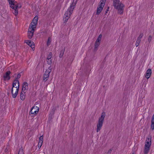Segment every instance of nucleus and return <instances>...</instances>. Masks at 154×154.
<instances>
[{"label":"nucleus","mask_w":154,"mask_h":154,"mask_svg":"<svg viewBox=\"0 0 154 154\" xmlns=\"http://www.w3.org/2000/svg\"><path fill=\"white\" fill-rule=\"evenodd\" d=\"M113 6L115 9L117 10L118 13L120 14H123L124 5L119 0H113Z\"/></svg>","instance_id":"obj_1"},{"label":"nucleus","mask_w":154,"mask_h":154,"mask_svg":"<svg viewBox=\"0 0 154 154\" xmlns=\"http://www.w3.org/2000/svg\"><path fill=\"white\" fill-rule=\"evenodd\" d=\"M105 116V112H103L102 113L101 116L99 118L98 122L97 124L96 131L97 132L100 131L102 127Z\"/></svg>","instance_id":"obj_2"},{"label":"nucleus","mask_w":154,"mask_h":154,"mask_svg":"<svg viewBox=\"0 0 154 154\" xmlns=\"http://www.w3.org/2000/svg\"><path fill=\"white\" fill-rule=\"evenodd\" d=\"M75 4L73 2L70 5L69 8H68L67 11L66 12L64 15V17L70 18L71 14H72L73 10L75 6Z\"/></svg>","instance_id":"obj_3"},{"label":"nucleus","mask_w":154,"mask_h":154,"mask_svg":"<svg viewBox=\"0 0 154 154\" xmlns=\"http://www.w3.org/2000/svg\"><path fill=\"white\" fill-rule=\"evenodd\" d=\"M9 2V4L10 5V7L12 9L16 8H19V4L16 2H15L14 0H8Z\"/></svg>","instance_id":"obj_4"},{"label":"nucleus","mask_w":154,"mask_h":154,"mask_svg":"<svg viewBox=\"0 0 154 154\" xmlns=\"http://www.w3.org/2000/svg\"><path fill=\"white\" fill-rule=\"evenodd\" d=\"M34 29L31 27L30 26H29L28 32V36L29 38L31 39L32 38L35 30Z\"/></svg>","instance_id":"obj_5"},{"label":"nucleus","mask_w":154,"mask_h":154,"mask_svg":"<svg viewBox=\"0 0 154 154\" xmlns=\"http://www.w3.org/2000/svg\"><path fill=\"white\" fill-rule=\"evenodd\" d=\"M38 20V16H35L33 19L32 22L31 23L30 25L31 27L34 28H35V26L37 23Z\"/></svg>","instance_id":"obj_6"},{"label":"nucleus","mask_w":154,"mask_h":154,"mask_svg":"<svg viewBox=\"0 0 154 154\" xmlns=\"http://www.w3.org/2000/svg\"><path fill=\"white\" fill-rule=\"evenodd\" d=\"M104 5L105 4L104 3H100L97 8V10L96 12V14L97 15H99L102 11Z\"/></svg>","instance_id":"obj_7"},{"label":"nucleus","mask_w":154,"mask_h":154,"mask_svg":"<svg viewBox=\"0 0 154 154\" xmlns=\"http://www.w3.org/2000/svg\"><path fill=\"white\" fill-rule=\"evenodd\" d=\"M39 109V108L37 106H34L32 107L30 111L31 114H36L38 112Z\"/></svg>","instance_id":"obj_8"},{"label":"nucleus","mask_w":154,"mask_h":154,"mask_svg":"<svg viewBox=\"0 0 154 154\" xmlns=\"http://www.w3.org/2000/svg\"><path fill=\"white\" fill-rule=\"evenodd\" d=\"M11 73V72L10 71H8L6 72V74L3 76L4 78V80H8L10 79V75Z\"/></svg>","instance_id":"obj_9"},{"label":"nucleus","mask_w":154,"mask_h":154,"mask_svg":"<svg viewBox=\"0 0 154 154\" xmlns=\"http://www.w3.org/2000/svg\"><path fill=\"white\" fill-rule=\"evenodd\" d=\"M18 84V86H16L15 88H18V90L19 88V82L18 80L15 79L14 81L13 84H12V88H14L15 87V86H16V84Z\"/></svg>","instance_id":"obj_10"},{"label":"nucleus","mask_w":154,"mask_h":154,"mask_svg":"<svg viewBox=\"0 0 154 154\" xmlns=\"http://www.w3.org/2000/svg\"><path fill=\"white\" fill-rule=\"evenodd\" d=\"M28 84L26 82H24L22 85V91H26V90L28 89Z\"/></svg>","instance_id":"obj_11"},{"label":"nucleus","mask_w":154,"mask_h":154,"mask_svg":"<svg viewBox=\"0 0 154 154\" xmlns=\"http://www.w3.org/2000/svg\"><path fill=\"white\" fill-rule=\"evenodd\" d=\"M151 144V137H150V138H147L146 139V142H145V146H150Z\"/></svg>","instance_id":"obj_12"},{"label":"nucleus","mask_w":154,"mask_h":154,"mask_svg":"<svg viewBox=\"0 0 154 154\" xmlns=\"http://www.w3.org/2000/svg\"><path fill=\"white\" fill-rule=\"evenodd\" d=\"M146 77L148 79L149 78L152 74V70L150 69H148L146 72Z\"/></svg>","instance_id":"obj_13"},{"label":"nucleus","mask_w":154,"mask_h":154,"mask_svg":"<svg viewBox=\"0 0 154 154\" xmlns=\"http://www.w3.org/2000/svg\"><path fill=\"white\" fill-rule=\"evenodd\" d=\"M19 91L18 88H17L16 89V91L15 93H13V88H12L11 90V93L12 94V97L13 98H15L18 93V91Z\"/></svg>","instance_id":"obj_14"},{"label":"nucleus","mask_w":154,"mask_h":154,"mask_svg":"<svg viewBox=\"0 0 154 154\" xmlns=\"http://www.w3.org/2000/svg\"><path fill=\"white\" fill-rule=\"evenodd\" d=\"M51 69L52 68L50 66L46 70V71L45 72V73L44 75H48V76H49L50 73L51 71Z\"/></svg>","instance_id":"obj_15"},{"label":"nucleus","mask_w":154,"mask_h":154,"mask_svg":"<svg viewBox=\"0 0 154 154\" xmlns=\"http://www.w3.org/2000/svg\"><path fill=\"white\" fill-rule=\"evenodd\" d=\"M25 93L26 91H22V92L20 94V99L22 100H23L25 98Z\"/></svg>","instance_id":"obj_16"},{"label":"nucleus","mask_w":154,"mask_h":154,"mask_svg":"<svg viewBox=\"0 0 154 154\" xmlns=\"http://www.w3.org/2000/svg\"><path fill=\"white\" fill-rule=\"evenodd\" d=\"M150 149V146H147L146 145V146H145L144 151V154H147L149 152Z\"/></svg>","instance_id":"obj_17"},{"label":"nucleus","mask_w":154,"mask_h":154,"mask_svg":"<svg viewBox=\"0 0 154 154\" xmlns=\"http://www.w3.org/2000/svg\"><path fill=\"white\" fill-rule=\"evenodd\" d=\"M151 128L152 130H153L154 129V114H153L152 119Z\"/></svg>","instance_id":"obj_18"},{"label":"nucleus","mask_w":154,"mask_h":154,"mask_svg":"<svg viewBox=\"0 0 154 154\" xmlns=\"http://www.w3.org/2000/svg\"><path fill=\"white\" fill-rule=\"evenodd\" d=\"M26 43L28 45L30 46L32 49L34 48V44H32L33 43L31 42V41L27 40Z\"/></svg>","instance_id":"obj_19"},{"label":"nucleus","mask_w":154,"mask_h":154,"mask_svg":"<svg viewBox=\"0 0 154 154\" xmlns=\"http://www.w3.org/2000/svg\"><path fill=\"white\" fill-rule=\"evenodd\" d=\"M100 43L95 42L94 43V50L97 51V48L100 45Z\"/></svg>","instance_id":"obj_20"},{"label":"nucleus","mask_w":154,"mask_h":154,"mask_svg":"<svg viewBox=\"0 0 154 154\" xmlns=\"http://www.w3.org/2000/svg\"><path fill=\"white\" fill-rule=\"evenodd\" d=\"M65 48H64L62 50L60 51L59 57L60 58H61L63 57L64 54V53L65 50Z\"/></svg>","instance_id":"obj_21"},{"label":"nucleus","mask_w":154,"mask_h":154,"mask_svg":"<svg viewBox=\"0 0 154 154\" xmlns=\"http://www.w3.org/2000/svg\"><path fill=\"white\" fill-rule=\"evenodd\" d=\"M49 77V76H48V75H44L43 77V81L45 82H46L48 79Z\"/></svg>","instance_id":"obj_22"},{"label":"nucleus","mask_w":154,"mask_h":154,"mask_svg":"<svg viewBox=\"0 0 154 154\" xmlns=\"http://www.w3.org/2000/svg\"><path fill=\"white\" fill-rule=\"evenodd\" d=\"M13 9L14 10V11L13 12V13L14 14H15V16H17L18 15V11L17 10V8H14Z\"/></svg>","instance_id":"obj_23"},{"label":"nucleus","mask_w":154,"mask_h":154,"mask_svg":"<svg viewBox=\"0 0 154 154\" xmlns=\"http://www.w3.org/2000/svg\"><path fill=\"white\" fill-rule=\"evenodd\" d=\"M24 153L23 150L22 148H20L19 150L18 154H24Z\"/></svg>","instance_id":"obj_24"},{"label":"nucleus","mask_w":154,"mask_h":154,"mask_svg":"<svg viewBox=\"0 0 154 154\" xmlns=\"http://www.w3.org/2000/svg\"><path fill=\"white\" fill-rule=\"evenodd\" d=\"M143 36V34L142 33H140V35H139V37L137 38V40H138L139 41H141V39L142 37Z\"/></svg>","instance_id":"obj_25"},{"label":"nucleus","mask_w":154,"mask_h":154,"mask_svg":"<svg viewBox=\"0 0 154 154\" xmlns=\"http://www.w3.org/2000/svg\"><path fill=\"white\" fill-rule=\"evenodd\" d=\"M52 52H50L49 54L48 55L47 59H51V57H52Z\"/></svg>","instance_id":"obj_26"},{"label":"nucleus","mask_w":154,"mask_h":154,"mask_svg":"<svg viewBox=\"0 0 154 154\" xmlns=\"http://www.w3.org/2000/svg\"><path fill=\"white\" fill-rule=\"evenodd\" d=\"M47 61L48 64L49 65H51L52 63V60L51 59H47Z\"/></svg>","instance_id":"obj_27"},{"label":"nucleus","mask_w":154,"mask_h":154,"mask_svg":"<svg viewBox=\"0 0 154 154\" xmlns=\"http://www.w3.org/2000/svg\"><path fill=\"white\" fill-rule=\"evenodd\" d=\"M69 17H64V16H63V21H64V23H66L68 19L69 18Z\"/></svg>","instance_id":"obj_28"},{"label":"nucleus","mask_w":154,"mask_h":154,"mask_svg":"<svg viewBox=\"0 0 154 154\" xmlns=\"http://www.w3.org/2000/svg\"><path fill=\"white\" fill-rule=\"evenodd\" d=\"M152 37L151 35H150L148 36V42L150 43L152 40Z\"/></svg>","instance_id":"obj_29"},{"label":"nucleus","mask_w":154,"mask_h":154,"mask_svg":"<svg viewBox=\"0 0 154 154\" xmlns=\"http://www.w3.org/2000/svg\"><path fill=\"white\" fill-rule=\"evenodd\" d=\"M140 42H141L140 41H139L138 40H137L135 44V45H136V47H137L139 46V44L140 43Z\"/></svg>","instance_id":"obj_30"},{"label":"nucleus","mask_w":154,"mask_h":154,"mask_svg":"<svg viewBox=\"0 0 154 154\" xmlns=\"http://www.w3.org/2000/svg\"><path fill=\"white\" fill-rule=\"evenodd\" d=\"M20 77H21V74L20 73H19V74H18V75L17 76V77L15 79H17V80H18V79L20 78Z\"/></svg>","instance_id":"obj_31"},{"label":"nucleus","mask_w":154,"mask_h":154,"mask_svg":"<svg viewBox=\"0 0 154 154\" xmlns=\"http://www.w3.org/2000/svg\"><path fill=\"white\" fill-rule=\"evenodd\" d=\"M42 143H38V147L39 148V149H40V148L41 146H42Z\"/></svg>","instance_id":"obj_32"},{"label":"nucleus","mask_w":154,"mask_h":154,"mask_svg":"<svg viewBox=\"0 0 154 154\" xmlns=\"http://www.w3.org/2000/svg\"><path fill=\"white\" fill-rule=\"evenodd\" d=\"M101 40V39H100L98 38H97V39H96V41L95 42L100 43V41Z\"/></svg>","instance_id":"obj_33"},{"label":"nucleus","mask_w":154,"mask_h":154,"mask_svg":"<svg viewBox=\"0 0 154 154\" xmlns=\"http://www.w3.org/2000/svg\"><path fill=\"white\" fill-rule=\"evenodd\" d=\"M55 110L56 109L55 108L53 109L52 111H51V112L53 114H54V112L55 111Z\"/></svg>","instance_id":"obj_34"},{"label":"nucleus","mask_w":154,"mask_h":154,"mask_svg":"<svg viewBox=\"0 0 154 154\" xmlns=\"http://www.w3.org/2000/svg\"><path fill=\"white\" fill-rule=\"evenodd\" d=\"M112 150L111 149H110L107 152V154H110L112 151Z\"/></svg>","instance_id":"obj_35"},{"label":"nucleus","mask_w":154,"mask_h":154,"mask_svg":"<svg viewBox=\"0 0 154 154\" xmlns=\"http://www.w3.org/2000/svg\"><path fill=\"white\" fill-rule=\"evenodd\" d=\"M71 57H69V59L70 60H69L70 61V62H69H69L70 63H72V62L73 61V59H72V60H71V58H70Z\"/></svg>","instance_id":"obj_36"},{"label":"nucleus","mask_w":154,"mask_h":154,"mask_svg":"<svg viewBox=\"0 0 154 154\" xmlns=\"http://www.w3.org/2000/svg\"><path fill=\"white\" fill-rule=\"evenodd\" d=\"M51 42V41H50L49 39L48 38L47 41V45H49Z\"/></svg>","instance_id":"obj_37"},{"label":"nucleus","mask_w":154,"mask_h":154,"mask_svg":"<svg viewBox=\"0 0 154 154\" xmlns=\"http://www.w3.org/2000/svg\"><path fill=\"white\" fill-rule=\"evenodd\" d=\"M109 8L108 7L107 8V9H106V11H105V14H106V13L108 12V11L109 10Z\"/></svg>","instance_id":"obj_38"},{"label":"nucleus","mask_w":154,"mask_h":154,"mask_svg":"<svg viewBox=\"0 0 154 154\" xmlns=\"http://www.w3.org/2000/svg\"><path fill=\"white\" fill-rule=\"evenodd\" d=\"M106 0H101L100 2H101V1H102V2H101V3H104V4H105V2H106Z\"/></svg>","instance_id":"obj_39"},{"label":"nucleus","mask_w":154,"mask_h":154,"mask_svg":"<svg viewBox=\"0 0 154 154\" xmlns=\"http://www.w3.org/2000/svg\"><path fill=\"white\" fill-rule=\"evenodd\" d=\"M102 37V35L101 34H100L98 36V38L101 39Z\"/></svg>","instance_id":"obj_40"},{"label":"nucleus","mask_w":154,"mask_h":154,"mask_svg":"<svg viewBox=\"0 0 154 154\" xmlns=\"http://www.w3.org/2000/svg\"><path fill=\"white\" fill-rule=\"evenodd\" d=\"M43 141V140H40V139L39 138V143H42Z\"/></svg>","instance_id":"obj_41"},{"label":"nucleus","mask_w":154,"mask_h":154,"mask_svg":"<svg viewBox=\"0 0 154 154\" xmlns=\"http://www.w3.org/2000/svg\"><path fill=\"white\" fill-rule=\"evenodd\" d=\"M40 139V140H43V136H41L40 137H39V138Z\"/></svg>","instance_id":"obj_42"},{"label":"nucleus","mask_w":154,"mask_h":154,"mask_svg":"<svg viewBox=\"0 0 154 154\" xmlns=\"http://www.w3.org/2000/svg\"><path fill=\"white\" fill-rule=\"evenodd\" d=\"M22 7V6L21 5H19V8H20Z\"/></svg>","instance_id":"obj_43"},{"label":"nucleus","mask_w":154,"mask_h":154,"mask_svg":"<svg viewBox=\"0 0 154 154\" xmlns=\"http://www.w3.org/2000/svg\"><path fill=\"white\" fill-rule=\"evenodd\" d=\"M76 154H79L78 153H77Z\"/></svg>","instance_id":"obj_44"},{"label":"nucleus","mask_w":154,"mask_h":154,"mask_svg":"<svg viewBox=\"0 0 154 154\" xmlns=\"http://www.w3.org/2000/svg\"><path fill=\"white\" fill-rule=\"evenodd\" d=\"M132 154H134V153H133Z\"/></svg>","instance_id":"obj_45"}]
</instances>
